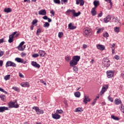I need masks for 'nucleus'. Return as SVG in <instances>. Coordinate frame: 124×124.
Returning <instances> with one entry per match:
<instances>
[{
    "mask_svg": "<svg viewBox=\"0 0 124 124\" xmlns=\"http://www.w3.org/2000/svg\"><path fill=\"white\" fill-rule=\"evenodd\" d=\"M38 54H39L40 57H45V55H46V52L43 50H39L38 52Z\"/></svg>",
    "mask_w": 124,
    "mask_h": 124,
    "instance_id": "obj_20",
    "label": "nucleus"
},
{
    "mask_svg": "<svg viewBox=\"0 0 124 124\" xmlns=\"http://www.w3.org/2000/svg\"><path fill=\"white\" fill-rule=\"evenodd\" d=\"M16 62H20L21 63H24V62L23 59H22L20 58H16L15 59Z\"/></svg>",
    "mask_w": 124,
    "mask_h": 124,
    "instance_id": "obj_22",
    "label": "nucleus"
},
{
    "mask_svg": "<svg viewBox=\"0 0 124 124\" xmlns=\"http://www.w3.org/2000/svg\"><path fill=\"white\" fill-rule=\"evenodd\" d=\"M104 31V28L98 29L97 31V33H100V31Z\"/></svg>",
    "mask_w": 124,
    "mask_h": 124,
    "instance_id": "obj_37",
    "label": "nucleus"
},
{
    "mask_svg": "<svg viewBox=\"0 0 124 124\" xmlns=\"http://www.w3.org/2000/svg\"><path fill=\"white\" fill-rule=\"evenodd\" d=\"M17 65L16 63L11 62V61H8L6 63V67H8L9 66H13V67H16Z\"/></svg>",
    "mask_w": 124,
    "mask_h": 124,
    "instance_id": "obj_4",
    "label": "nucleus"
},
{
    "mask_svg": "<svg viewBox=\"0 0 124 124\" xmlns=\"http://www.w3.org/2000/svg\"><path fill=\"white\" fill-rule=\"evenodd\" d=\"M81 108H78L76 109V112H81Z\"/></svg>",
    "mask_w": 124,
    "mask_h": 124,
    "instance_id": "obj_52",
    "label": "nucleus"
},
{
    "mask_svg": "<svg viewBox=\"0 0 124 124\" xmlns=\"http://www.w3.org/2000/svg\"><path fill=\"white\" fill-rule=\"evenodd\" d=\"M65 59L66 62H70V61H71V56H66Z\"/></svg>",
    "mask_w": 124,
    "mask_h": 124,
    "instance_id": "obj_31",
    "label": "nucleus"
},
{
    "mask_svg": "<svg viewBox=\"0 0 124 124\" xmlns=\"http://www.w3.org/2000/svg\"><path fill=\"white\" fill-rule=\"evenodd\" d=\"M63 35V33L62 32H59L58 33V37L59 38H62Z\"/></svg>",
    "mask_w": 124,
    "mask_h": 124,
    "instance_id": "obj_38",
    "label": "nucleus"
},
{
    "mask_svg": "<svg viewBox=\"0 0 124 124\" xmlns=\"http://www.w3.org/2000/svg\"><path fill=\"white\" fill-rule=\"evenodd\" d=\"M20 86L23 88H29L30 87V83L29 82H24L20 83Z\"/></svg>",
    "mask_w": 124,
    "mask_h": 124,
    "instance_id": "obj_10",
    "label": "nucleus"
},
{
    "mask_svg": "<svg viewBox=\"0 0 124 124\" xmlns=\"http://www.w3.org/2000/svg\"><path fill=\"white\" fill-rule=\"evenodd\" d=\"M9 108H18L19 107V105L16 104L15 105V102H10L8 104Z\"/></svg>",
    "mask_w": 124,
    "mask_h": 124,
    "instance_id": "obj_2",
    "label": "nucleus"
},
{
    "mask_svg": "<svg viewBox=\"0 0 124 124\" xmlns=\"http://www.w3.org/2000/svg\"><path fill=\"white\" fill-rule=\"evenodd\" d=\"M41 33V30L39 29H38L36 31L37 35H38V34H39V33Z\"/></svg>",
    "mask_w": 124,
    "mask_h": 124,
    "instance_id": "obj_49",
    "label": "nucleus"
},
{
    "mask_svg": "<svg viewBox=\"0 0 124 124\" xmlns=\"http://www.w3.org/2000/svg\"><path fill=\"white\" fill-rule=\"evenodd\" d=\"M62 113H63V111H62V109H57L56 110V113L58 114H62Z\"/></svg>",
    "mask_w": 124,
    "mask_h": 124,
    "instance_id": "obj_30",
    "label": "nucleus"
},
{
    "mask_svg": "<svg viewBox=\"0 0 124 124\" xmlns=\"http://www.w3.org/2000/svg\"><path fill=\"white\" fill-rule=\"evenodd\" d=\"M72 13L74 17H78V16L81 14L80 12L78 13L75 12V10H72Z\"/></svg>",
    "mask_w": 124,
    "mask_h": 124,
    "instance_id": "obj_14",
    "label": "nucleus"
},
{
    "mask_svg": "<svg viewBox=\"0 0 124 124\" xmlns=\"http://www.w3.org/2000/svg\"><path fill=\"white\" fill-rule=\"evenodd\" d=\"M102 12H101V13L100 14H99L98 15V18H99L100 17H102Z\"/></svg>",
    "mask_w": 124,
    "mask_h": 124,
    "instance_id": "obj_56",
    "label": "nucleus"
},
{
    "mask_svg": "<svg viewBox=\"0 0 124 124\" xmlns=\"http://www.w3.org/2000/svg\"><path fill=\"white\" fill-rule=\"evenodd\" d=\"M78 63V62H76L73 59L69 62L70 66H71V67H73V66H75V65H77Z\"/></svg>",
    "mask_w": 124,
    "mask_h": 124,
    "instance_id": "obj_13",
    "label": "nucleus"
},
{
    "mask_svg": "<svg viewBox=\"0 0 124 124\" xmlns=\"http://www.w3.org/2000/svg\"><path fill=\"white\" fill-rule=\"evenodd\" d=\"M111 119H113L115 121H119V120H120V118H119V117H117L114 115H111Z\"/></svg>",
    "mask_w": 124,
    "mask_h": 124,
    "instance_id": "obj_34",
    "label": "nucleus"
},
{
    "mask_svg": "<svg viewBox=\"0 0 124 124\" xmlns=\"http://www.w3.org/2000/svg\"><path fill=\"white\" fill-rule=\"evenodd\" d=\"M114 103L116 105H119V104H122V101L118 98H116L114 100Z\"/></svg>",
    "mask_w": 124,
    "mask_h": 124,
    "instance_id": "obj_24",
    "label": "nucleus"
},
{
    "mask_svg": "<svg viewBox=\"0 0 124 124\" xmlns=\"http://www.w3.org/2000/svg\"><path fill=\"white\" fill-rule=\"evenodd\" d=\"M32 58H37V57H39V54L37 53H34L32 55Z\"/></svg>",
    "mask_w": 124,
    "mask_h": 124,
    "instance_id": "obj_43",
    "label": "nucleus"
},
{
    "mask_svg": "<svg viewBox=\"0 0 124 124\" xmlns=\"http://www.w3.org/2000/svg\"><path fill=\"white\" fill-rule=\"evenodd\" d=\"M52 117L53 119H54V120H59V119L61 118V115L57 114L56 112L55 113H52Z\"/></svg>",
    "mask_w": 124,
    "mask_h": 124,
    "instance_id": "obj_11",
    "label": "nucleus"
},
{
    "mask_svg": "<svg viewBox=\"0 0 124 124\" xmlns=\"http://www.w3.org/2000/svg\"><path fill=\"white\" fill-rule=\"evenodd\" d=\"M110 20L111 16H108L106 18L104 19L105 23H108V22H110Z\"/></svg>",
    "mask_w": 124,
    "mask_h": 124,
    "instance_id": "obj_18",
    "label": "nucleus"
},
{
    "mask_svg": "<svg viewBox=\"0 0 124 124\" xmlns=\"http://www.w3.org/2000/svg\"><path fill=\"white\" fill-rule=\"evenodd\" d=\"M53 2L56 4H60L61 3V0H53Z\"/></svg>",
    "mask_w": 124,
    "mask_h": 124,
    "instance_id": "obj_40",
    "label": "nucleus"
},
{
    "mask_svg": "<svg viewBox=\"0 0 124 124\" xmlns=\"http://www.w3.org/2000/svg\"><path fill=\"white\" fill-rule=\"evenodd\" d=\"M12 89L13 90H14L15 91H16V92H18V93L19 92H20V89L17 87H13Z\"/></svg>",
    "mask_w": 124,
    "mask_h": 124,
    "instance_id": "obj_35",
    "label": "nucleus"
},
{
    "mask_svg": "<svg viewBox=\"0 0 124 124\" xmlns=\"http://www.w3.org/2000/svg\"><path fill=\"white\" fill-rule=\"evenodd\" d=\"M77 27L76 26L72 25V23H70L68 24V29L69 30H75Z\"/></svg>",
    "mask_w": 124,
    "mask_h": 124,
    "instance_id": "obj_23",
    "label": "nucleus"
},
{
    "mask_svg": "<svg viewBox=\"0 0 124 124\" xmlns=\"http://www.w3.org/2000/svg\"><path fill=\"white\" fill-rule=\"evenodd\" d=\"M50 14L53 15V16H55V12H54L53 10L50 11Z\"/></svg>",
    "mask_w": 124,
    "mask_h": 124,
    "instance_id": "obj_61",
    "label": "nucleus"
},
{
    "mask_svg": "<svg viewBox=\"0 0 124 124\" xmlns=\"http://www.w3.org/2000/svg\"><path fill=\"white\" fill-rule=\"evenodd\" d=\"M3 54H4V52L0 50V57H2V56H3Z\"/></svg>",
    "mask_w": 124,
    "mask_h": 124,
    "instance_id": "obj_54",
    "label": "nucleus"
},
{
    "mask_svg": "<svg viewBox=\"0 0 124 124\" xmlns=\"http://www.w3.org/2000/svg\"><path fill=\"white\" fill-rule=\"evenodd\" d=\"M3 38H2L1 39H0V44H1V43H2L3 42Z\"/></svg>",
    "mask_w": 124,
    "mask_h": 124,
    "instance_id": "obj_64",
    "label": "nucleus"
},
{
    "mask_svg": "<svg viewBox=\"0 0 124 124\" xmlns=\"http://www.w3.org/2000/svg\"><path fill=\"white\" fill-rule=\"evenodd\" d=\"M110 60L108 58H104L103 60V65L105 67H109L110 66Z\"/></svg>",
    "mask_w": 124,
    "mask_h": 124,
    "instance_id": "obj_1",
    "label": "nucleus"
},
{
    "mask_svg": "<svg viewBox=\"0 0 124 124\" xmlns=\"http://www.w3.org/2000/svg\"><path fill=\"white\" fill-rule=\"evenodd\" d=\"M96 103V99H94L92 103V106H94V105Z\"/></svg>",
    "mask_w": 124,
    "mask_h": 124,
    "instance_id": "obj_46",
    "label": "nucleus"
},
{
    "mask_svg": "<svg viewBox=\"0 0 124 124\" xmlns=\"http://www.w3.org/2000/svg\"><path fill=\"white\" fill-rule=\"evenodd\" d=\"M121 111L124 113V106L121 107Z\"/></svg>",
    "mask_w": 124,
    "mask_h": 124,
    "instance_id": "obj_58",
    "label": "nucleus"
},
{
    "mask_svg": "<svg viewBox=\"0 0 124 124\" xmlns=\"http://www.w3.org/2000/svg\"><path fill=\"white\" fill-rule=\"evenodd\" d=\"M32 109L33 110H35L38 115H40V114H43V113H44V110L39 109V108L38 107H33Z\"/></svg>",
    "mask_w": 124,
    "mask_h": 124,
    "instance_id": "obj_3",
    "label": "nucleus"
},
{
    "mask_svg": "<svg viewBox=\"0 0 124 124\" xmlns=\"http://www.w3.org/2000/svg\"><path fill=\"white\" fill-rule=\"evenodd\" d=\"M0 98H1V100H2V101H4V99L5 98V95H0Z\"/></svg>",
    "mask_w": 124,
    "mask_h": 124,
    "instance_id": "obj_42",
    "label": "nucleus"
},
{
    "mask_svg": "<svg viewBox=\"0 0 124 124\" xmlns=\"http://www.w3.org/2000/svg\"><path fill=\"white\" fill-rule=\"evenodd\" d=\"M94 7L96 8L99 5V1L94 0L93 1Z\"/></svg>",
    "mask_w": 124,
    "mask_h": 124,
    "instance_id": "obj_25",
    "label": "nucleus"
},
{
    "mask_svg": "<svg viewBox=\"0 0 124 124\" xmlns=\"http://www.w3.org/2000/svg\"><path fill=\"white\" fill-rule=\"evenodd\" d=\"M114 30L116 33H119L120 32V27H116L114 28Z\"/></svg>",
    "mask_w": 124,
    "mask_h": 124,
    "instance_id": "obj_28",
    "label": "nucleus"
},
{
    "mask_svg": "<svg viewBox=\"0 0 124 124\" xmlns=\"http://www.w3.org/2000/svg\"><path fill=\"white\" fill-rule=\"evenodd\" d=\"M11 11H12V10L10 8H5L4 9V12H6V13H10Z\"/></svg>",
    "mask_w": 124,
    "mask_h": 124,
    "instance_id": "obj_27",
    "label": "nucleus"
},
{
    "mask_svg": "<svg viewBox=\"0 0 124 124\" xmlns=\"http://www.w3.org/2000/svg\"><path fill=\"white\" fill-rule=\"evenodd\" d=\"M38 22V20L37 19H34L32 21V25H35V24H37V23Z\"/></svg>",
    "mask_w": 124,
    "mask_h": 124,
    "instance_id": "obj_44",
    "label": "nucleus"
},
{
    "mask_svg": "<svg viewBox=\"0 0 124 124\" xmlns=\"http://www.w3.org/2000/svg\"><path fill=\"white\" fill-rule=\"evenodd\" d=\"M84 34L85 36L92 35V31L90 29H85L84 31Z\"/></svg>",
    "mask_w": 124,
    "mask_h": 124,
    "instance_id": "obj_5",
    "label": "nucleus"
},
{
    "mask_svg": "<svg viewBox=\"0 0 124 124\" xmlns=\"http://www.w3.org/2000/svg\"><path fill=\"white\" fill-rule=\"evenodd\" d=\"M4 79L6 81H7V80H9L10 79V75H8L5 76L4 77Z\"/></svg>",
    "mask_w": 124,
    "mask_h": 124,
    "instance_id": "obj_32",
    "label": "nucleus"
},
{
    "mask_svg": "<svg viewBox=\"0 0 124 124\" xmlns=\"http://www.w3.org/2000/svg\"><path fill=\"white\" fill-rule=\"evenodd\" d=\"M87 47H88V46L84 44L82 46V49H87Z\"/></svg>",
    "mask_w": 124,
    "mask_h": 124,
    "instance_id": "obj_53",
    "label": "nucleus"
},
{
    "mask_svg": "<svg viewBox=\"0 0 124 124\" xmlns=\"http://www.w3.org/2000/svg\"><path fill=\"white\" fill-rule=\"evenodd\" d=\"M74 94L76 97H79L81 96V93L79 92L75 93Z\"/></svg>",
    "mask_w": 124,
    "mask_h": 124,
    "instance_id": "obj_29",
    "label": "nucleus"
},
{
    "mask_svg": "<svg viewBox=\"0 0 124 124\" xmlns=\"http://www.w3.org/2000/svg\"><path fill=\"white\" fill-rule=\"evenodd\" d=\"M9 108L7 107H0V113H3L5 111H8Z\"/></svg>",
    "mask_w": 124,
    "mask_h": 124,
    "instance_id": "obj_9",
    "label": "nucleus"
},
{
    "mask_svg": "<svg viewBox=\"0 0 124 124\" xmlns=\"http://www.w3.org/2000/svg\"><path fill=\"white\" fill-rule=\"evenodd\" d=\"M70 12H72V10H68L66 12V13L67 14V15H69V14H70Z\"/></svg>",
    "mask_w": 124,
    "mask_h": 124,
    "instance_id": "obj_51",
    "label": "nucleus"
},
{
    "mask_svg": "<svg viewBox=\"0 0 124 124\" xmlns=\"http://www.w3.org/2000/svg\"><path fill=\"white\" fill-rule=\"evenodd\" d=\"M80 4V6H83L84 5L85 2L83 0H76V4Z\"/></svg>",
    "mask_w": 124,
    "mask_h": 124,
    "instance_id": "obj_17",
    "label": "nucleus"
},
{
    "mask_svg": "<svg viewBox=\"0 0 124 124\" xmlns=\"http://www.w3.org/2000/svg\"><path fill=\"white\" fill-rule=\"evenodd\" d=\"M0 92H2V93H4L7 94V92L4 91V90L0 87Z\"/></svg>",
    "mask_w": 124,
    "mask_h": 124,
    "instance_id": "obj_45",
    "label": "nucleus"
},
{
    "mask_svg": "<svg viewBox=\"0 0 124 124\" xmlns=\"http://www.w3.org/2000/svg\"><path fill=\"white\" fill-rule=\"evenodd\" d=\"M17 48H18V50H19V51H24V47H23V46H17Z\"/></svg>",
    "mask_w": 124,
    "mask_h": 124,
    "instance_id": "obj_39",
    "label": "nucleus"
},
{
    "mask_svg": "<svg viewBox=\"0 0 124 124\" xmlns=\"http://www.w3.org/2000/svg\"><path fill=\"white\" fill-rule=\"evenodd\" d=\"M9 40L8 42L9 43H12L13 42V39L14 38V37H13L12 35H10L9 36Z\"/></svg>",
    "mask_w": 124,
    "mask_h": 124,
    "instance_id": "obj_26",
    "label": "nucleus"
},
{
    "mask_svg": "<svg viewBox=\"0 0 124 124\" xmlns=\"http://www.w3.org/2000/svg\"><path fill=\"white\" fill-rule=\"evenodd\" d=\"M96 8H95V7H93L91 10V13L92 16H95V15H96V11H95Z\"/></svg>",
    "mask_w": 124,
    "mask_h": 124,
    "instance_id": "obj_21",
    "label": "nucleus"
},
{
    "mask_svg": "<svg viewBox=\"0 0 124 124\" xmlns=\"http://www.w3.org/2000/svg\"><path fill=\"white\" fill-rule=\"evenodd\" d=\"M114 58L115 59V60H116V61H119V60H120V57H119L118 55L114 56Z\"/></svg>",
    "mask_w": 124,
    "mask_h": 124,
    "instance_id": "obj_47",
    "label": "nucleus"
},
{
    "mask_svg": "<svg viewBox=\"0 0 124 124\" xmlns=\"http://www.w3.org/2000/svg\"><path fill=\"white\" fill-rule=\"evenodd\" d=\"M21 57H22L23 58H24V57H26V56H27V53H25V52H22L21 54Z\"/></svg>",
    "mask_w": 124,
    "mask_h": 124,
    "instance_id": "obj_50",
    "label": "nucleus"
},
{
    "mask_svg": "<svg viewBox=\"0 0 124 124\" xmlns=\"http://www.w3.org/2000/svg\"><path fill=\"white\" fill-rule=\"evenodd\" d=\"M91 101V99L89 98V96L87 95H84V99H83V102L85 104H87L88 102H90Z\"/></svg>",
    "mask_w": 124,
    "mask_h": 124,
    "instance_id": "obj_7",
    "label": "nucleus"
},
{
    "mask_svg": "<svg viewBox=\"0 0 124 124\" xmlns=\"http://www.w3.org/2000/svg\"><path fill=\"white\" fill-rule=\"evenodd\" d=\"M108 85H105L102 88V90L100 92V93L101 94H103V93H105V92H106V90H107V89H108Z\"/></svg>",
    "mask_w": 124,
    "mask_h": 124,
    "instance_id": "obj_8",
    "label": "nucleus"
},
{
    "mask_svg": "<svg viewBox=\"0 0 124 124\" xmlns=\"http://www.w3.org/2000/svg\"><path fill=\"white\" fill-rule=\"evenodd\" d=\"M49 26L50 24L48 22H45V23L44 24V28H49Z\"/></svg>",
    "mask_w": 124,
    "mask_h": 124,
    "instance_id": "obj_36",
    "label": "nucleus"
},
{
    "mask_svg": "<svg viewBox=\"0 0 124 124\" xmlns=\"http://www.w3.org/2000/svg\"><path fill=\"white\" fill-rule=\"evenodd\" d=\"M107 76L108 78H112L114 76V72L110 70L107 71Z\"/></svg>",
    "mask_w": 124,
    "mask_h": 124,
    "instance_id": "obj_6",
    "label": "nucleus"
},
{
    "mask_svg": "<svg viewBox=\"0 0 124 124\" xmlns=\"http://www.w3.org/2000/svg\"><path fill=\"white\" fill-rule=\"evenodd\" d=\"M78 67L74 66V68H73L74 71H75V72H77V71H78Z\"/></svg>",
    "mask_w": 124,
    "mask_h": 124,
    "instance_id": "obj_48",
    "label": "nucleus"
},
{
    "mask_svg": "<svg viewBox=\"0 0 124 124\" xmlns=\"http://www.w3.org/2000/svg\"><path fill=\"white\" fill-rule=\"evenodd\" d=\"M31 63L34 67H36V68H40V65L39 64H38L36 62L32 61Z\"/></svg>",
    "mask_w": 124,
    "mask_h": 124,
    "instance_id": "obj_12",
    "label": "nucleus"
},
{
    "mask_svg": "<svg viewBox=\"0 0 124 124\" xmlns=\"http://www.w3.org/2000/svg\"><path fill=\"white\" fill-rule=\"evenodd\" d=\"M43 19H44V20H47L48 16H45L43 17Z\"/></svg>",
    "mask_w": 124,
    "mask_h": 124,
    "instance_id": "obj_57",
    "label": "nucleus"
},
{
    "mask_svg": "<svg viewBox=\"0 0 124 124\" xmlns=\"http://www.w3.org/2000/svg\"><path fill=\"white\" fill-rule=\"evenodd\" d=\"M16 33H17V31H15L13 32L12 34H11V35H12L13 37H14V35H15V34H16Z\"/></svg>",
    "mask_w": 124,
    "mask_h": 124,
    "instance_id": "obj_62",
    "label": "nucleus"
},
{
    "mask_svg": "<svg viewBox=\"0 0 124 124\" xmlns=\"http://www.w3.org/2000/svg\"><path fill=\"white\" fill-rule=\"evenodd\" d=\"M25 44V42H21L20 44L19 45V46H22Z\"/></svg>",
    "mask_w": 124,
    "mask_h": 124,
    "instance_id": "obj_59",
    "label": "nucleus"
},
{
    "mask_svg": "<svg viewBox=\"0 0 124 124\" xmlns=\"http://www.w3.org/2000/svg\"><path fill=\"white\" fill-rule=\"evenodd\" d=\"M80 56H75L73 57L72 59L75 61L76 62L78 63V62L80 61Z\"/></svg>",
    "mask_w": 124,
    "mask_h": 124,
    "instance_id": "obj_15",
    "label": "nucleus"
},
{
    "mask_svg": "<svg viewBox=\"0 0 124 124\" xmlns=\"http://www.w3.org/2000/svg\"><path fill=\"white\" fill-rule=\"evenodd\" d=\"M115 44H113L112 45V47H111V49H115Z\"/></svg>",
    "mask_w": 124,
    "mask_h": 124,
    "instance_id": "obj_63",
    "label": "nucleus"
},
{
    "mask_svg": "<svg viewBox=\"0 0 124 124\" xmlns=\"http://www.w3.org/2000/svg\"><path fill=\"white\" fill-rule=\"evenodd\" d=\"M97 48L101 51H103L105 49V46L102 45H97L96 46Z\"/></svg>",
    "mask_w": 124,
    "mask_h": 124,
    "instance_id": "obj_16",
    "label": "nucleus"
},
{
    "mask_svg": "<svg viewBox=\"0 0 124 124\" xmlns=\"http://www.w3.org/2000/svg\"><path fill=\"white\" fill-rule=\"evenodd\" d=\"M19 76L21 78H24V76L23 75V74H22V73H19Z\"/></svg>",
    "mask_w": 124,
    "mask_h": 124,
    "instance_id": "obj_55",
    "label": "nucleus"
},
{
    "mask_svg": "<svg viewBox=\"0 0 124 124\" xmlns=\"http://www.w3.org/2000/svg\"><path fill=\"white\" fill-rule=\"evenodd\" d=\"M46 10L45 9H42L39 11V15H46Z\"/></svg>",
    "mask_w": 124,
    "mask_h": 124,
    "instance_id": "obj_19",
    "label": "nucleus"
},
{
    "mask_svg": "<svg viewBox=\"0 0 124 124\" xmlns=\"http://www.w3.org/2000/svg\"><path fill=\"white\" fill-rule=\"evenodd\" d=\"M3 64V61L2 60L0 61V66H2V65Z\"/></svg>",
    "mask_w": 124,
    "mask_h": 124,
    "instance_id": "obj_60",
    "label": "nucleus"
},
{
    "mask_svg": "<svg viewBox=\"0 0 124 124\" xmlns=\"http://www.w3.org/2000/svg\"><path fill=\"white\" fill-rule=\"evenodd\" d=\"M108 101H110V102H113V101H114V99H113V98H112V97H111L110 95H109L108 97Z\"/></svg>",
    "mask_w": 124,
    "mask_h": 124,
    "instance_id": "obj_33",
    "label": "nucleus"
},
{
    "mask_svg": "<svg viewBox=\"0 0 124 124\" xmlns=\"http://www.w3.org/2000/svg\"><path fill=\"white\" fill-rule=\"evenodd\" d=\"M103 36H104V37L107 38V37H108V36H109V34H108V32H107L103 33Z\"/></svg>",
    "mask_w": 124,
    "mask_h": 124,
    "instance_id": "obj_41",
    "label": "nucleus"
}]
</instances>
